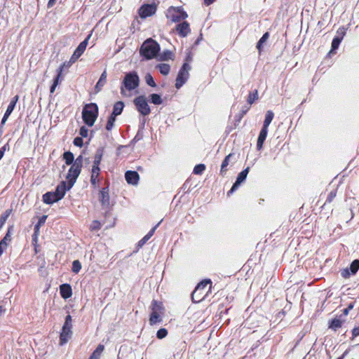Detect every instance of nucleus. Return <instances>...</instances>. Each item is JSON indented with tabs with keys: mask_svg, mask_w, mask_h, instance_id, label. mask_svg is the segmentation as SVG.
<instances>
[{
	"mask_svg": "<svg viewBox=\"0 0 359 359\" xmlns=\"http://www.w3.org/2000/svg\"><path fill=\"white\" fill-rule=\"evenodd\" d=\"M159 50L160 46L158 43L152 39H149L142 45L140 53L146 59L150 60L155 57Z\"/></svg>",
	"mask_w": 359,
	"mask_h": 359,
	"instance_id": "1",
	"label": "nucleus"
},
{
	"mask_svg": "<svg viewBox=\"0 0 359 359\" xmlns=\"http://www.w3.org/2000/svg\"><path fill=\"white\" fill-rule=\"evenodd\" d=\"M98 115V107L95 103L87 104L82 111V118L88 126H93Z\"/></svg>",
	"mask_w": 359,
	"mask_h": 359,
	"instance_id": "2",
	"label": "nucleus"
},
{
	"mask_svg": "<svg viewBox=\"0 0 359 359\" xmlns=\"http://www.w3.org/2000/svg\"><path fill=\"white\" fill-rule=\"evenodd\" d=\"M140 78L135 72L127 73L123 81V86L121 88V93L126 95L124 88L128 90H133L138 87Z\"/></svg>",
	"mask_w": 359,
	"mask_h": 359,
	"instance_id": "3",
	"label": "nucleus"
},
{
	"mask_svg": "<svg viewBox=\"0 0 359 359\" xmlns=\"http://www.w3.org/2000/svg\"><path fill=\"white\" fill-rule=\"evenodd\" d=\"M82 165L83 156L80 155L76 158L74 163L72 165L67 175V179L69 182V187H73L76 182L77 177L81 173Z\"/></svg>",
	"mask_w": 359,
	"mask_h": 359,
	"instance_id": "4",
	"label": "nucleus"
},
{
	"mask_svg": "<svg viewBox=\"0 0 359 359\" xmlns=\"http://www.w3.org/2000/svg\"><path fill=\"white\" fill-rule=\"evenodd\" d=\"M211 283L210 279L204 280L199 283L191 294L192 301L195 303H198L204 299L208 293L206 287L208 285H211Z\"/></svg>",
	"mask_w": 359,
	"mask_h": 359,
	"instance_id": "5",
	"label": "nucleus"
},
{
	"mask_svg": "<svg viewBox=\"0 0 359 359\" xmlns=\"http://www.w3.org/2000/svg\"><path fill=\"white\" fill-rule=\"evenodd\" d=\"M137 110L143 116H147L150 114L151 109L148 104L147 98L144 95H140L133 100Z\"/></svg>",
	"mask_w": 359,
	"mask_h": 359,
	"instance_id": "6",
	"label": "nucleus"
},
{
	"mask_svg": "<svg viewBox=\"0 0 359 359\" xmlns=\"http://www.w3.org/2000/svg\"><path fill=\"white\" fill-rule=\"evenodd\" d=\"M167 17L170 18L172 22H177L186 19L188 15L180 7L171 6L168 10Z\"/></svg>",
	"mask_w": 359,
	"mask_h": 359,
	"instance_id": "7",
	"label": "nucleus"
},
{
	"mask_svg": "<svg viewBox=\"0 0 359 359\" xmlns=\"http://www.w3.org/2000/svg\"><path fill=\"white\" fill-rule=\"evenodd\" d=\"M191 67L187 63H184L182 68L180 69L177 76L176 78L175 87L179 89L187 81L189 78V71Z\"/></svg>",
	"mask_w": 359,
	"mask_h": 359,
	"instance_id": "8",
	"label": "nucleus"
},
{
	"mask_svg": "<svg viewBox=\"0 0 359 359\" xmlns=\"http://www.w3.org/2000/svg\"><path fill=\"white\" fill-rule=\"evenodd\" d=\"M249 170H250V168L248 167L238 174L236 182L233 184L230 191L227 193L228 196H229L231 194H232L233 191H235L238 189V187L240 186V184L245 180L247 175L249 172Z\"/></svg>",
	"mask_w": 359,
	"mask_h": 359,
	"instance_id": "9",
	"label": "nucleus"
},
{
	"mask_svg": "<svg viewBox=\"0 0 359 359\" xmlns=\"http://www.w3.org/2000/svg\"><path fill=\"white\" fill-rule=\"evenodd\" d=\"M156 11V7L154 4H144L139 10V14L141 18H146L151 16Z\"/></svg>",
	"mask_w": 359,
	"mask_h": 359,
	"instance_id": "10",
	"label": "nucleus"
},
{
	"mask_svg": "<svg viewBox=\"0 0 359 359\" xmlns=\"http://www.w3.org/2000/svg\"><path fill=\"white\" fill-rule=\"evenodd\" d=\"M90 36H91V34H89L84 41H83L82 42H81L79 43L78 47L74 50L73 55H72V61H76L83 53V52L85 51V50L86 48V46L88 43V40L90 38Z\"/></svg>",
	"mask_w": 359,
	"mask_h": 359,
	"instance_id": "11",
	"label": "nucleus"
},
{
	"mask_svg": "<svg viewBox=\"0 0 359 359\" xmlns=\"http://www.w3.org/2000/svg\"><path fill=\"white\" fill-rule=\"evenodd\" d=\"M72 327L62 326V331L60 334V345L65 344L72 335Z\"/></svg>",
	"mask_w": 359,
	"mask_h": 359,
	"instance_id": "12",
	"label": "nucleus"
},
{
	"mask_svg": "<svg viewBox=\"0 0 359 359\" xmlns=\"http://www.w3.org/2000/svg\"><path fill=\"white\" fill-rule=\"evenodd\" d=\"M99 201L104 208H108L109 207V195L108 187L102 188L100 191Z\"/></svg>",
	"mask_w": 359,
	"mask_h": 359,
	"instance_id": "13",
	"label": "nucleus"
},
{
	"mask_svg": "<svg viewBox=\"0 0 359 359\" xmlns=\"http://www.w3.org/2000/svg\"><path fill=\"white\" fill-rule=\"evenodd\" d=\"M337 35L333 39L332 41V49L331 51H333L338 48L341 41H342L346 31L344 27L339 28L337 32Z\"/></svg>",
	"mask_w": 359,
	"mask_h": 359,
	"instance_id": "14",
	"label": "nucleus"
},
{
	"mask_svg": "<svg viewBox=\"0 0 359 359\" xmlns=\"http://www.w3.org/2000/svg\"><path fill=\"white\" fill-rule=\"evenodd\" d=\"M72 187H69V182L67 184L66 182L62 181L57 186L55 191L54 192L58 197H60V199L61 200L65 196L66 191L69 190Z\"/></svg>",
	"mask_w": 359,
	"mask_h": 359,
	"instance_id": "15",
	"label": "nucleus"
},
{
	"mask_svg": "<svg viewBox=\"0 0 359 359\" xmlns=\"http://www.w3.org/2000/svg\"><path fill=\"white\" fill-rule=\"evenodd\" d=\"M176 30L180 36L185 37L190 32L189 24L184 21L176 26Z\"/></svg>",
	"mask_w": 359,
	"mask_h": 359,
	"instance_id": "16",
	"label": "nucleus"
},
{
	"mask_svg": "<svg viewBox=\"0 0 359 359\" xmlns=\"http://www.w3.org/2000/svg\"><path fill=\"white\" fill-rule=\"evenodd\" d=\"M125 177L128 184L135 185L138 183L139 174L136 171H127L125 174Z\"/></svg>",
	"mask_w": 359,
	"mask_h": 359,
	"instance_id": "17",
	"label": "nucleus"
},
{
	"mask_svg": "<svg viewBox=\"0 0 359 359\" xmlns=\"http://www.w3.org/2000/svg\"><path fill=\"white\" fill-rule=\"evenodd\" d=\"M60 200V197L55 192H47L43 195V201L46 204H53Z\"/></svg>",
	"mask_w": 359,
	"mask_h": 359,
	"instance_id": "18",
	"label": "nucleus"
},
{
	"mask_svg": "<svg viewBox=\"0 0 359 359\" xmlns=\"http://www.w3.org/2000/svg\"><path fill=\"white\" fill-rule=\"evenodd\" d=\"M60 295L64 299H68L72 295V290L69 284H62L60 287Z\"/></svg>",
	"mask_w": 359,
	"mask_h": 359,
	"instance_id": "19",
	"label": "nucleus"
},
{
	"mask_svg": "<svg viewBox=\"0 0 359 359\" xmlns=\"http://www.w3.org/2000/svg\"><path fill=\"white\" fill-rule=\"evenodd\" d=\"M268 133V128H262L257 142V147L258 150H260L262 148L264 142L266 140Z\"/></svg>",
	"mask_w": 359,
	"mask_h": 359,
	"instance_id": "20",
	"label": "nucleus"
},
{
	"mask_svg": "<svg viewBox=\"0 0 359 359\" xmlns=\"http://www.w3.org/2000/svg\"><path fill=\"white\" fill-rule=\"evenodd\" d=\"M107 72L104 70L102 73L100 79L98 80L97 83L95 86V93H99L102 90V88L105 85L107 82Z\"/></svg>",
	"mask_w": 359,
	"mask_h": 359,
	"instance_id": "21",
	"label": "nucleus"
},
{
	"mask_svg": "<svg viewBox=\"0 0 359 359\" xmlns=\"http://www.w3.org/2000/svg\"><path fill=\"white\" fill-rule=\"evenodd\" d=\"M100 167H93L91 170L90 182L94 187L96 186L97 182L98 181V177L100 175Z\"/></svg>",
	"mask_w": 359,
	"mask_h": 359,
	"instance_id": "22",
	"label": "nucleus"
},
{
	"mask_svg": "<svg viewBox=\"0 0 359 359\" xmlns=\"http://www.w3.org/2000/svg\"><path fill=\"white\" fill-rule=\"evenodd\" d=\"M162 320L159 312H157V310L154 308V311L151 312L150 318H149V323L153 325L158 323H161Z\"/></svg>",
	"mask_w": 359,
	"mask_h": 359,
	"instance_id": "23",
	"label": "nucleus"
},
{
	"mask_svg": "<svg viewBox=\"0 0 359 359\" xmlns=\"http://www.w3.org/2000/svg\"><path fill=\"white\" fill-rule=\"evenodd\" d=\"M124 104L121 101L116 102L113 107V111L111 115H113L114 116H117L120 115L123 109Z\"/></svg>",
	"mask_w": 359,
	"mask_h": 359,
	"instance_id": "24",
	"label": "nucleus"
},
{
	"mask_svg": "<svg viewBox=\"0 0 359 359\" xmlns=\"http://www.w3.org/2000/svg\"><path fill=\"white\" fill-rule=\"evenodd\" d=\"M11 234H10V229L8 230V232L6 233L4 238L0 242V256L2 255L4 250L7 247L8 241H11Z\"/></svg>",
	"mask_w": 359,
	"mask_h": 359,
	"instance_id": "25",
	"label": "nucleus"
},
{
	"mask_svg": "<svg viewBox=\"0 0 359 359\" xmlns=\"http://www.w3.org/2000/svg\"><path fill=\"white\" fill-rule=\"evenodd\" d=\"M161 223L158 222L155 226H154L150 231L146 235L144 236L140 241H139V245L140 246H142L143 245H144L147 241H149V239L153 236V234L154 233L157 226L159 225V224Z\"/></svg>",
	"mask_w": 359,
	"mask_h": 359,
	"instance_id": "26",
	"label": "nucleus"
},
{
	"mask_svg": "<svg viewBox=\"0 0 359 359\" xmlns=\"http://www.w3.org/2000/svg\"><path fill=\"white\" fill-rule=\"evenodd\" d=\"M18 99H19L18 95H15V97H13V98L12 99L10 104H8L7 109L4 114L6 116H9L11 115V114L13 112Z\"/></svg>",
	"mask_w": 359,
	"mask_h": 359,
	"instance_id": "27",
	"label": "nucleus"
},
{
	"mask_svg": "<svg viewBox=\"0 0 359 359\" xmlns=\"http://www.w3.org/2000/svg\"><path fill=\"white\" fill-rule=\"evenodd\" d=\"M104 349V345L99 344L88 359H100Z\"/></svg>",
	"mask_w": 359,
	"mask_h": 359,
	"instance_id": "28",
	"label": "nucleus"
},
{
	"mask_svg": "<svg viewBox=\"0 0 359 359\" xmlns=\"http://www.w3.org/2000/svg\"><path fill=\"white\" fill-rule=\"evenodd\" d=\"M273 116H274V114H273V111H266V114L265 116V119L264 121L263 128H268L269 126L270 125V123H271V121L273 118Z\"/></svg>",
	"mask_w": 359,
	"mask_h": 359,
	"instance_id": "29",
	"label": "nucleus"
},
{
	"mask_svg": "<svg viewBox=\"0 0 359 359\" xmlns=\"http://www.w3.org/2000/svg\"><path fill=\"white\" fill-rule=\"evenodd\" d=\"M269 37V33L266 32L263 34L262 38L259 40V41L257 44V48L258 49L259 53L262 50L263 44L268 40Z\"/></svg>",
	"mask_w": 359,
	"mask_h": 359,
	"instance_id": "30",
	"label": "nucleus"
},
{
	"mask_svg": "<svg viewBox=\"0 0 359 359\" xmlns=\"http://www.w3.org/2000/svg\"><path fill=\"white\" fill-rule=\"evenodd\" d=\"M63 158L65 161L67 165L73 164L74 162V154L70 151H66L63 154Z\"/></svg>",
	"mask_w": 359,
	"mask_h": 359,
	"instance_id": "31",
	"label": "nucleus"
},
{
	"mask_svg": "<svg viewBox=\"0 0 359 359\" xmlns=\"http://www.w3.org/2000/svg\"><path fill=\"white\" fill-rule=\"evenodd\" d=\"M102 150L99 149V150H97V151L96 152V154L95 155L93 167H94V168L99 167L100 162L102 161Z\"/></svg>",
	"mask_w": 359,
	"mask_h": 359,
	"instance_id": "32",
	"label": "nucleus"
},
{
	"mask_svg": "<svg viewBox=\"0 0 359 359\" xmlns=\"http://www.w3.org/2000/svg\"><path fill=\"white\" fill-rule=\"evenodd\" d=\"M342 325V321L339 318H334L330 323L329 328L332 329L334 330H337L338 328L341 327Z\"/></svg>",
	"mask_w": 359,
	"mask_h": 359,
	"instance_id": "33",
	"label": "nucleus"
},
{
	"mask_svg": "<svg viewBox=\"0 0 359 359\" xmlns=\"http://www.w3.org/2000/svg\"><path fill=\"white\" fill-rule=\"evenodd\" d=\"M11 211L12 210L10 209L6 210L0 217V229H1L5 224L7 219L8 218L11 213Z\"/></svg>",
	"mask_w": 359,
	"mask_h": 359,
	"instance_id": "34",
	"label": "nucleus"
},
{
	"mask_svg": "<svg viewBox=\"0 0 359 359\" xmlns=\"http://www.w3.org/2000/svg\"><path fill=\"white\" fill-rule=\"evenodd\" d=\"M157 67L160 72L163 75L168 74L170 69V65L165 63L159 64Z\"/></svg>",
	"mask_w": 359,
	"mask_h": 359,
	"instance_id": "35",
	"label": "nucleus"
},
{
	"mask_svg": "<svg viewBox=\"0 0 359 359\" xmlns=\"http://www.w3.org/2000/svg\"><path fill=\"white\" fill-rule=\"evenodd\" d=\"M61 75H62V70L60 69V72L57 73L56 77L54 79L53 83L50 87V93H53L55 92V88L59 83V81L61 77Z\"/></svg>",
	"mask_w": 359,
	"mask_h": 359,
	"instance_id": "36",
	"label": "nucleus"
},
{
	"mask_svg": "<svg viewBox=\"0 0 359 359\" xmlns=\"http://www.w3.org/2000/svg\"><path fill=\"white\" fill-rule=\"evenodd\" d=\"M232 156H233V154H229V155H227L225 157V158L222 161V165H221V173H223V172L226 171V167L228 166L229 163V160H230V158H231Z\"/></svg>",
	"mask_w": 359,
	"mask_h": 359,
	"instance_id": "37",
	"label": "nucleus"
},
{
	"mask_svg": "<svg viewBox=\"0 0 359 359\" xmlns=\"http://www.w3.org/2000/svg\"><path fill=\"white\" fill-rule=\"evenodd\" d=\"M151 102L154 104H161L163 102V100L161 96L158 94L153 93L150 95Z\"/></svg>",
	"mask_w": 359,
	"mask_h": 359,
	"instance_id": "38",
	"label": "nucleus"
},
{
	"mask_svg": "<svg viewBox=\"0 0 359 359\" xmlns=\"http://www.w3.org/2000/svg\"><path fill=\"white\" fill-rule=\"evenodd\" d=\"M359 269V260L355 259L350 265V271L352 274H355Z\"/></svg>",
	"mask_w": 359,
	"mask_h": 359,
	"instance_id": "39",
	"label": "nucleus"
},
{
	"mask_svg": "<svg viewBox=\"0 0 359 359\" xmlns=\"http://www.w3.org/2000/svg\"><path fill=\"white\" fill-rule=\"evenodd\" d=\"M115 121H116V116H114L113 115H110V116L108 118L107 126H106V129L107 130H111L112 129V128L114 127Z\"/></svg>",
	"mask_w": 359,
	"mask_h": 359,
	"instance_id": "40",
	"label": "nucleus"
},
{
	"mask_svg": "<svg viewBox=\"0 0 359 359\" xmlns=\"http://www.w3.org/2000/svg\"><path fill=\"white\" fill-rule=\"evenodd\" d=\"M81 269V264L79 260H74L72 263V270L74 273H78Z\"/></svg>",
	"mask_w": 359,
	"mask_h": 359,
	"instance_id": "41",
	"label": "nucleus"
},
{
	"mask_svg": "<svg viewBox=\"0 0 359 359\" xmlns=\"http://www.w3.org/2000/svg\"><path fill=\"white\" fill-rule=\"evenodd\" d=\"M205 170V165L204 164L196 165L194 168V173L196 175H201Z\"/></svg>",
	"mask_w": 359,
	"mask_h": 359,
	"instance_id": "42",
	"label": "nucleus"
},
{
	"mask_svg": "<svg viewBox=\"0 0 359 359\" xmlns=\"http://www.w3.org/2000/svg\"><path fill=\"white\" fill-rule=\"evenodd\" d=\"M258 99V92L257 90H255V92L253 93H250L249 94V96H248V102L250 104H252V103H254V102L255 100H257Z\"/></svg>",
	"mask_w": 359,
	"mask_h": 359,
	"instance_id": "43",
	"label": "nucleus"
},
{
	"mask_svg": "<svg viewBox=\"0 0 359 359\" xmlns=\"http://www.w3.org/2000/svg\"><path fill=\"white\" fill-rule=\"evenodd\" d=\"M171 56H172V52L170 50H165V51H163V53H161L159 55V57H160L161 60L165 61V60H168L170 59Z\"/></svg>",
	"mask_w": 359,
	"mask_h": 359,
	"instance_id": "44",
	"label": "nucleus"
},
{
	"mask_svg": "<svg viewBox=\"0 0 359 359\" xmlns=\"http://www.w3.org/2000/svg\"><path fill=\"white\" fill-rule=\"evenodd\" d=\"M168 335V330L165 328H161L157 331L156 337L159 339L165 338Z\"/></svg>",
	"mask_w": 359,
	"mask_h": 359,
	"instance_id": "45",
	"label": "nucleus"
},
{
	"mask_svg": "<svg viewBox=\"0 0 359 359\" xmlns=\"http://www.w3.org/2000/svg\"><path fill=\"white\" fill-rule=\"evenodd\" d=\"M76 61H72V57H71L69 61H67V62H65L64 63H62L60 67L58 68L57 69V73L60 72V69L62 70V72L63 71V69L65 67H69L73 63H74Z\"/></svg>",
	"mask_w": 359,
	"mask_h": 359,
	"instance_id": "46",
	"label": "nucleus"
},
{
	"mask_svg": "<svg viewBox=\"0 0 359 359\" xmlns=\"http://www.w3.org/2000/svg\"><path fill=\"white\" fill-rule=\"evenodd\" d=\"M145 81H146V83L151 86V87H155L156 86V83L153 79V77L151 76V75L150 74H148L146 75L145 76Z\"/></svg>",
	"mask_w": 359,
	"mask_h": 359,
	"instance_id": "47",
	"label": "nucleus"
},
{
	"mask_svg": "<svg viewBox=\"0 0 359 359\" xmlns=\"http://www.w3.org/2000/svg\"><path fill=\"white\" fill-rule=\"evenodd\" d=\"M154 308L157 310V312H161V311L162 309L161 303H159L156 300H153V302L151 303L152 311H154Z\"/></svg>",
	"mask_w": 359,
	"mask_h": 359,
	"instance_id": "48",
	"label": "nucleus"
},
{
	"mask_svg": "<svg viewBox=\"0 0 359 359\" xmlns=\"http://www.w3.org/2000/svg\"><path fill=\"white\" fill-rule=\"evenodd\" d=\"M101 229V223L97 220H94L90 225L92 231L100 230Z\"/></svg>",
	"mask_w": 359,
	"mask_h": 359,
	"instance_id": "49",
	"label": "nucleus"
},
{
	"mask_svg": "<svg viewBox=\"0 0 359 359\" xmlns=\"http://www.w3.org/2000/svg\"><path fill=\"white\" fill-rule=\"evenodd\" d=\"M47 219V215H43L39 219V222L38 223L35 225V227L34 229H38L39 227L43 224L45 222H46V220Z\"/></svg>",
	"mask_w": 359,
	"mask_h": 359,
	"instance_id": "50",
	"label": "nucleus"
},
{
	"mask_svg": "<svg viewBox=\"0 0 359 359\" xmlns=\"http://www.w3.org/2000/svg\"><path fill=\"white\" fill-rule=\"evenodd\" d=\"M88 130L87 128H86L85 126H82L81 128H80V130H79V135L83 137H86L88 136Z\"/></svg>",
	"mask_w": 359,
	"mask_h": 359,
	"instance_id": "51",
	"label": "nucleus"
},
{
	"mask_svg": "<svg viewBox=\"0 0 359 359\" xmlns=\"http://www.w3.org/2000/svg\"><path fill=\"white\" fill-rule=\"evenodd\" d=\"M72 319L70 315H67L65 318V323L63 326L72 327Z\"/></svg>",
	"mask_w": 359,
	"mask_h": 359,
	"instance_id": "52",
	"label": "nucleus"
},
{
	"mask_svg": "<svg viewBox=\"0 0 359 359\" xmlns=\"http://www.w3.org/2000/svg\"><path fill=\"white\" fill-rule=\"evenodd\" d=\"M74 144L76 147H81L83 146V140L80 137H76L74 140Z\"/></svg>",
	"mask_w": 359,
	"mask_h": 359,
	"instance_id": "53",
	"label": "nucleus"
},
{
	"mask_svg": "<svg viewBox=\"0 0 359 359\" xmlns=\"http://www.w3.org/2000/svg\"><path fill=\"white\" fill-rule=\"evenodd\" d=\"M335 196H336V193L334 191H331L329 194V195L326 199V202H328V203L332 202V201L335 198Z\"/></svg>",
	"mask_w": 359,
	"mask_h": 359,
	"instance_id": "54",
	"label": "nucleus"
},
{
	"mask_svg": "<svg viewBox=\"0 0 359 359\" xmlns=\"http://www.w3.org/2000/svg\"><path fill=\"white\" fill-rule=\"evenodd\" d=\"M353 308V305L350 304L348 306L343 310V314L346 316L348 315L349 311Z\"/></svg>",
	"mask_w": 359,
	"mask_h": 359,
	"instance_id": "55",
	"label": "nucleus"
},
{
	"mask_svg": "<svg viewBox=\"0 0 359 359\" xmlns=\"http://www.w3.org/2000/svg\"><path fill=\"white\" fill-rule=\"evenodd\" d=\"M341 276L342 277L346 278L350 276V272L348 269H345L341 271Z\"/></svg>",
	"mask_w": 359,
	"mask_h": 359,
	"instance_id": "56",
	"label": "nucleus"
},
{
	"mask_svg": "<svg viewBox=\"0 0 359 359\" xmlns=\"http://www.w3.org/2000/svg\"><path fill=\"white\" fill-rule=\"evenodd\" d=\"M7 144L4 145L0 149V160L3 158L4 153L6 150Z\"/></svg>",
	"mask_w": 359,
	"mask_h": 359,
	"instance_id": "57",
	"label": "nucleus"
},
{
	"mask_svg": "<svg viewBox=\"0 0 359 359\" xmlns=\"http://www.w3.org/2000/svg\"><path fill=\"white\" fill-rule=\"evenodd\" d=\"M352 334L354 337L359 336V326L353 328V330H352Z\"/></svg>",
	"mask_w": 359,
	"mask_h": 359,
	"instance_id": "58",
	"label": "nucleus"
},
{
	"mask_svg": "<svg viewBox=\"0 0 359 359\" xmlns=\"http://www.w3.org/2000/svg\"><path fill=\"white\" fill-rule=\"evenodd\" d=\"M8 117L9 116H6L5 114L4 115L3 118L1 119V128L3 127L4 125L6 123Z\"/></svg>",
	"mask_w": 359,
	"mask_h": 359,
	"instance_id": "59",
	"label": "nucleus"
},
{
	"mask_svg": "<svg viewBox=\"0 0 359 359\" xmlns=\"http://www.w3.org/2000/svg\"><path fill=\"white\" fill-rule=\"evenodd\" d=\"M56 0H49L48 2V7L51 8L55 4Z\"/></svg>",
	"mask_w": 359,
	"mask_h": 359,
	"instance_id": "60",
	"label": "nucleus"
},
{
	"mask_svg": "<svg viewBox=\"0 0 359 359\" xmlns=\"http://www.w3.org/2000/svg\"><path fill=\"white\" fill-rule=\"evenodd\" d=\"M215 0H204L205 4L207 6L210 5L212 4Z\"/></svg>",
	"mask_w": 359,
	"mask_h": 359,
	"instance_id": "61",
	"label": "nucleus"
},
{
	"mask_svg": "<svg viewBox=\"0 0 359 359\" xmlns=\"http://www.w3.org/2000/svg\"><path fill=\"white\" fill-rule=\"evenodd\" d=\"M4 311V310L3 309V307L0 306V315H1Z\"/></svg>",
	"mask_w": 359,
	"mask_h": 359,
	"instance_id": "62",
	"label": "nucleus"
},
{
	"mask_svg": "<svg viewBox=\"0 0 359 359\" xmlns=\"http://www.w3.org/2000/svg\"><path fill=\"white\" fill-rule=\"evenodd\" d=\"M337 359H343V356L339 357Z\"/></svg>",
	"mask_w": 359,
	"mask_h": 359,
	"instance_id": "63",
	"label": "nucleus"
}]
</instances>
